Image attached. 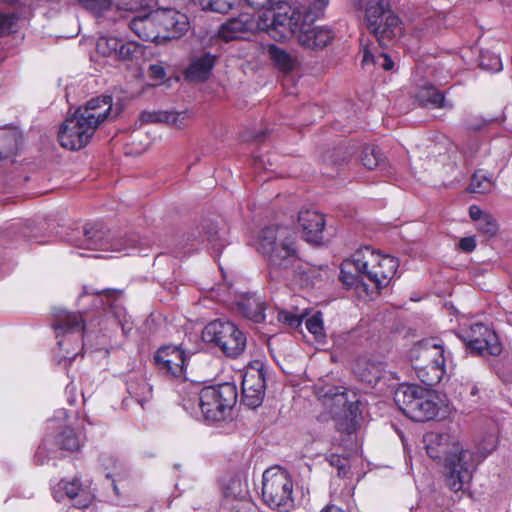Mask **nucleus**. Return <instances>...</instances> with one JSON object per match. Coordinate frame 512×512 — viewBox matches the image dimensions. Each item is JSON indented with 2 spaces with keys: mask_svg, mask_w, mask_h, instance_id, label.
Returning a JSON list of instances; mask_svg holds the SVG:
<instances>
[{
  "mask_svg": "<svg viewBox=\"0 0 512 512\" xmlns=\"http://www.w3.org/2000/svg\"><path fill=\"white\" fill-rule=\"evenodd\" d=\"M426 451L429 457L443 461L448 487L457 492L472 479L475 467L495 448L497 439L489 435L479 445V453L464 449L448 434H429L426 436Z\"/></svg>",
  "mask_w": 512,
  "mask_h": 512,
  "instance_id": "obj_1",
  "label": "nucleus"
},
{
  "mask_svg": "<svg viewBox=\"0 0 512 512\" xmlns=\"http://www.w3.org/2000/svg\"><path fill=\"white\" fill-rule=\"evenodd\" d=\"M399 261L390 255L365 246L357 250L351 259L343 261L339 279L360 295L374 299L386 287L397 272Z\"/></svg>",
  "mask_w": 512,
  "mask_h": 512,
  "instance_id": "obj_2",
  "label": "nucleus"
},
{
  "mask_svg": "<svg viewBox=\"0 0 512 512\" xmlns=\"http://www.w3.org/2000/svg\"><path fill=\"white\" fill-rule=\"evenodd\" d=\"M112 107L110 95L92 98L80 106L61 125L58 133L60 145L72 151L84 148L101 124L117 116V113L112 114Z\"/></svg>",
  "mask_w": 512,
  "mask_h": 512,
  "instance_id": "obj_3",
  "label": "nucleus"
},
{
  "mask_svg": "<svg viewBox=\"0 0 512 512\" xmlns=\"http://www.w3.org/2000/svg\"><path fill=\"white\" fill-rule=\"evenodd\" d=\"M252 246L264 257L270 275L294 273L300 264L295 241L287 227H264L253 239Z\"/></svg>",
  "mask_w": 512,
  "mask_h": 512,
  "instance_id": "obj_4",
  "label": "nucleus"
},
{
  "mask_svg": "<svg viewBox=\"0 0 512 512\" xmlns=\"http://www.w3.org/2000/svg\"><path fill=\"white\" fill-rule=\"evenodd\" d=\"M313 22L301 21V11L294 6L283 5L271 18L270 36L277 41L296 36L298 43L307 49H322L335 37L334 32L324 26H312Z\"/></svg>",
  "mask_w": 512,
  "mask_h": 512,
  "instance_id": "obj_5",
  "label": "nucleus"
},
{
  "mask_svg": "<svg viewBox=\"0 0 512 512\" xmlns=\"http://www.w3.org/2000/svg\"><path fill=\"white\" fill-rule=\"evenodd\" d=\"M354 7L364 10V20L370 34L380 47L402 34V22L391 8V0H351Z\"/></svg>",
  "mask_w": 512,
  "mask_h": 512,
  "instance_id": "obj_6",
  "label": "nucleus"
},
{
  "mask_svg": "<svg viewBox=\"0 0 512 512\" xmlns=\"http://www.w3.org/2000/svg\"><path fill=\"white\" fill-rule=\"evenodd\" d=\"M447 355L442 340L427 338L412 350V360L417 376L427 386L441 382L446 374Z\"/></svg>",
  "mask_w": 512,
  "mask_h": 512,
  "instance_id": "obj_7",
  "label": "nucleus"
},
{
  "mask_svg": "<svg viewBox=\"0 0 512 512\" xmlns=\"http://www.w3.org/2000/svg\"><path fill=\"white\" fill-rule=\"evenodd\" d=\"M53 328L56 331L59 349L63 352L59 356V363L64 362L66 365V361H68L70 364L82 348L83 317L79 313L59 310L55 313Z\"/></svg>",
  "mask_w": 512,
  "mask_h": 512,
  "instance_id": "obj_8",
  "label": "nucleus"
},
{
  "mask_svg": "<svg viewBox=\"0 0 512 512\" xmlns=\"http://www.w3.org/2000/svg\"><path fill=\"white\" fill-rule=\"evenodd\" d=\"M394 401L399 410L415 422L431 420L438 413L437 403L417 385L401 384L395 390Z\"/></svg>",
  "mask_w": 512,
  "mask_h": 512,
  "instance_id": "obj_9",
  "label": "nucleus"
},
{
  "mask_svg": "<svg viewBox=\"0 0 512 512\" xmlns=\"http://www.w3.org/2000/svg\"><path fill=\"white\" fill-rule=\"evenodd\" d=\"M293 482L288 472L280 467L264 471L262 499L270 508L278 512H289L294 507Z\"/></svg>",
  "mask_w": 512,
  "mask_h": 512,
  "instance_id": "obj_10",
  "label": "nucleus"
},
{
  "mask_svg": "<svg viewBox=\"0 0 512 512\" xmlns=\"http://www.w3.org/2000/svg\"><path fill=\"white\" fill-rule=\"evenodd\" d=\"M202 339L219 347L230 358L239 357L247 344L245 334L234 323L221 319L211 321L204 327Z\"/></svg>",
  "mask_w": 512,
  "mask_h": 512,
  "instance_id": "obj_11",
  "label": "nucleus"
},
{
  "mask_svg": "<svg viewBox=\"0 0 512 512\" xmlns=\"http://www.w3.org/2000/svg\"><path fill=\"white\" fill-rule=\"evenodd\" d=\"M237 400V390L233 384L224 383L204 387L200 401L199 419L207 422L224 420Z\"/></svg>",
  "mask_w": 512,
  "mask_h": 512,
  "instance_id": "obj_12",
  "label": "nucleus"
},
{
  "mask_svg": "<svg viewBox=\"0 0 512 512\" xmlns=\"http://www.w3.org/2000/svg\"><path fill=\"white\" fill-rule=\"evenodd\" d=\"M273 15L263 13L254 20L248 14H242L237 18H232L222 24L219 28L218 35L226 42L236 39H243L245 34L256 29L265 30L270 34V22Z\"/></svg>",
  "mask_w": 512,
  "mask_h": 512,
  "instance_id": "obj_13",
  "label": "nucleus"
},
{
  "mask_svg": "<svg viewBox=\"0 0 512 512\" xmlns=\"http://www.w3.org/2000/svg\"><path fill=\"white\" fill-rule=\"evenodd\" d=\"M461 337L472 353L496 356L502 351L496 333L482 323L471 325L468 330L463 332Z\"/></svg>",
  "mask_w": 512,
  "mask_h": 512,
  "instance_id": "obj_14",
  "label": "nucleus"
},
{
  "mask_svg": "<svg viewBox=\"0 0 512 512\" xmlns=\"http://www.w3.org/2000/svg\"><path fill=\"white\" fill-rule=\"evenodd\" d=\"M157 20L160 43L179 39L189 29L187 16L174 9H157Z\"/></svg>",
  "mask_w": 512,
  "mask_h": 512,
  "instance_id": "obj_15",
  "label": "nucleus"
},
{
  "mask_svg": "<svg viewBox=\"0 0 512 512\" xmlns=\"http://www.w3.org/2000/svg\"><path fill=\"white\" fill-rule=\"evenodd\" d=\"M73 244L80 248L91 250L122 251L123 247L118 241H112L108 233L98 225L87 224L83 227L82 237L73 240Z\"/></svg>",
  "mask_w": 512,
  "mask_h": 512,
  "instance_id": "obj_16",
  "label": "nucleus"
},
{
  "mask_svg": "<svg viewBox=\"0 0 512 512\" xmlns=\"http://www.w3.org/2000/svg\"><path fill=\"white\" fill-rule=\"evenodd\" d=\"M265 373L263 369L248 370L242 380V400L249 408H257L265 396Z\"/></svg>",
  "mask_w": 512,
  "mask_h": 512,
  "instance_id": "obj_17",
  "label": "nucleus"
},
{
  "mask_svg": "<svg viewBox=\"0 0 512 512\" xmlns=\"http://www.w3.org/2000/svg\"><path fill=\"white\" fill-rule=\"evenodd\" d=\"M155 363L160 371L173 377H181L184 374L186 356L183 350L176 346L160 348L155 356Z\"/></svg>",
  "mask_w": 512,
  "mask_h": 512,
  "instance_id": "obj_18",
  "label": "nucleus"
},
{
  "mask_svg": "<svg viewBox=\"0 0 512 512\" xmlns=\"http://www.w3.org/2000/svg\"><path fill=\"white\" fill-rule=\"evenodd\" d=\"M187 240L191 242V247L195 249L197 247L194 242L207 241L216 252H220L227 244L226 229L218 227L217 224L210 220H205L201 224V228H197L196 231H192L189 234Z\"/></svg>",
  "mask_w": 512,
  "mask_h": 512,
  "instance_id": "obj_19",
  "label": "nucleus"
},
{
  "mask_svg": "<svg viewBox=\"0 0 512 512\" xmlns=\"http://www.w3.org/2000/svg\"><path fill=\"white\" fill-rule=\"evenodd\" d=\"M64 495L73 500V505L77 508H86L93 500L92 495L82 488L78 478L71 481L61 480L53 488V496L56 501H61Z\"/></svg>",
  "mask_w": 512,
  "mask_h": 512,
  "instance_id": "obj_20",
  "label": "nucleus"
},
{
  "mask_svg": "<svg viewBox=\"0 0 512 512\" xmlns=\"http://www.w3.org/2000/svg\"><path fill=\"white\" fill-rule=\"evenodd\" d=\"M129 28L144 41L160 44L157 10L140 12L129 21Z\"/></svg>",
  "mask_w": 512,
  "mask_h": 512,
  "instance_id": "obj_21",
  "label": "nucleus"
},
{
  "mask_svg": "<svg viewBox=\"0 0 512 512\" xmlns=\"http://www.w3.org/2000/svg\"><path fill=\"white\" fill-rule=\"evenodd\" d=\"M298 222L303 231V237L307 242L319 244L323 240L325 227L324 215L315 210H303L299 212Z\"/></svg>",
  "mask_w": 512,
  "mask_h": 512,
  "instance_id": "obj_22",
  "label": "nucleus"
},
{
  "mask_svg": "<svg viewBox=\"0 0 512 512\" xmlns=\"http://www.w3.org/2000/svg\"><path fill=\"white\" fill-rule=\"evenodd\" d=\"M204 387L200 383L184 381L179 387L180 404L194 418L199 419L200 401Z\"/></svg>",
  "mask_w": 512,
  "mask_h": 512,
  "instance_id": "obj_23",
  "label": "nucleus"
},
{
  "mask_svg": "<svg viewBox=\"0 0 512 512\" xmlns=\"http://www.w3.org/2000/svg\"><path fill=\"white\" fill-rule=\"evenodd\" d=\"M84 293L95 294L100 296L101 304L104 307V309H107L109 313L113 314V316L117 319L118 323L124 326L123 322L126 321V311L119 301L122 291L116 289L88 291V289L84 287Z\"/></svg>",
  "mask_w": 512,
  "mask_h": 512,
  "instance_id": "obj_24",
  "label": "nucleus"
},
{
  "mask_svg": "<svg viewBox=\"0 0 512 512\" xmlns=\"http://www.w3.org/2000/svg\"><path fill=\"white\" fill-rule=\"evenodd\" d=\"M215 61L216 56L208 52L193 58L186 69V78L195 82L205 81L209 77Z\"/></svg>",
  "mask_w": 512,
  "mask_h": 512,
  "instance_id": "obj_25",
  "label": "nucleus"
},
{
  "mask_svg": "<svg viewBox=\"0 0 512 512\" xmlns=\"http://www.w3.org/2000/svg\"><path fill=\"white\" fill-rule=\"evenodd\" d=\"M190 114L187 111H144L140 115L143 123H167L179 129L187 125Z\"/></svg>",
  "mask_w": 512,
  "mask_h": 512,
  "instance_id": "obj_26",
  "label": "nucleus"
},
{
  "mask_svg": "<svg viewBox=\"0 0 512 512\" xmlns=\"http://www.w3.org/2000/svg\"><path fill=\"white\" fill-rule=\"evenodd\" d=\"M239 312L247 319L260 323L265 320V303L255 294H245L237 302Z\"/></svg>",
  "mask_w": 512,
  "mask_h": 512,
  "instance_id": "obj_27",
  "label": "nucleus"
},
{
  "mask_svg": "<svg viewBox=\"0 0 512 512\" xmlns=\"http://www.w3.org/2000/svg\"><path fill=\"white\" fill-rule=\"evenodd\" d=\"M418 103L423 107L433 109L452 108V104L445 100V96L434 85L426 83L419 87L415 94Z\"/></svg>",
  "mask_w": 512,
  "mask_h": 512,
  "instance_id": "obj_28",
  "label": "nucleus"
},
{
  "mask_svg": "<svg viewBox=\"0 0 512 512\" xmlns=\"http://www.w3.org/2000/svg\"><path fill=\"white\" fill-rule=\"evenodd\" d=\"M361 46L363 51V66L373 64L380 66L387 71L393 68L394 63L385 52H377L376 47L370 44H365L363 41L361 42Z\"/></svg>",
  "mask_w": 512,
  "mask_h": 512,
  "instance_id": "obj_29",
  "label": "nucleus"
},
{
  "mask_svg": "<svg viewBox=\"0 0 512 512\" xmlns=\"http://www.w3.org/2000/svg\"><path fill=\"white\" fill-rule=\"evenodd\" d=\"M127 391L142 407L152 398V387L144 378H130L127 382Z\"/></svg>",
  "mask_w": 512,
  "mask_h": 512,
  "instance_id": "obj_30",
  "label": "nucleus"
},
{
  "mask_svg": "<svg viewBox=\"0 0 512 512\" xmlns=\"http://www.w3.org/2000/svg\"><path fill=\"white\" fill-rule=\"evenodd\" d=\"M355 373L362 382L369 385H376L382 378V369L378 364L369 361H359L355 368Z\"/></svg>",
  "mask_w": 512,
  "mask_h": 512,
  "instance_id": "obj_31",
  "label": "nucleus"
},
{
  "mask_svg": "<svg viewBox=\"0 0 512 512\" xmlns=\"http://www.w3.org/2000/svg\"><path fill=\"white\" fill-rule=\"evenodd\" d=\"M361 162L369 170H373L378 167L385 169L386 167V157L383 152L375 146H367L363 149Z\"/></svg>",
  "mask_w": 512,
  "mask_h": 512,
  "instance_id": "obj_32",
  "label": "nucleus"
},
{
  "mask_svg": "<svg viewBox=\"0 0 512 512\" xmlns=\"http://www.w3.org/2000/svg\"><path fill=\"white\" fill-rule=\"evenodd\" d=\"M223 493L227 499L242 501L248 496L247 482L240 477H232L225 484Z\"/></svg>",
  "mask_w": 512,
  "mask_h": 512,
  "instance_id": "obj_33",
  "label": "nucleus"
},
{
  "mask_svg": "<svg viewBox=\"0 0 512 512\" xmlns=\"http://www.w3.org/2000/svg\"><path fill=\"white\" fill-rule=\"evenodd\" d=\"M56 445L61 450L74 452L79 450L81 440L75 431L70 427H65L59 432L55 439Z\"/></svg>",
  "mask_w": 512,
  "mask_h": 512,
  "instance_id": "obj_34",
  "label": "nucleus"
},
{
  "mask_svg": "<svg viewBox=\"0 0 512 512\" xmlns=\"http://www.w3.org/2000/svg\"><path fill=\"white\" fill-rule=\"evenodd\" d=\"M328 4V0H314L308 6H298L290 4V6L297 7L301 11V21L314 22L321 17Z\"/></svg>",
  "mask_w": 512,
  "mask_h": 512,
  "instance_id": "obj_35",
  "label": "nucleus"
},
{
  "mask_svg": "<svg viewBox=\"0 0 512 512\" xmlns=\"http://www.w3.org/2000/svg\"><path fill=\"white\" fill-rule=\"evenodd\" d=\"M268 53L274 64L280 70L290 71L293 69L294 60L285 50L275 45H269Z\"/></svg>",
  "mask_w": 512,
  "mask_h": 512,
  "instance_id": "obj_36",
  "label": "nucleus"
},
{
  "mask_svg": "<svg viewBox=\"0 0 512 512\" xmlns=\"http://www.w3.org/2000/svg\"><path fill=\"white\" fill-rule=\"evenodd\" d=\"M120 40L112 36H101L97 40L96 49L103 56H115Z\"/></svg>",
  "mask_w": 512,
  "mask_h": 512,
  "instance_id": "obj_37",
  "label": "nucleus"
},
{
  "mask_svg": "<svg viewBox=\"0 0 512 512\" xmlns=\"http://www.w3.org/2000/svg\"><path fill=\"white\" fill-rule=\"evenodd\" d=\"M204 10H210L217 13H227L235 5L237 0H197Z\"/></svg>",
  "mask_w": 512,
  "mask_h": 512,
  "instance_id": "obj_38",
  "label": "nucleus"
},
{
  "mask_svg": "<svg viewBox=\"0 0 512 512\" xmlns=\"http://www.w3.org/2000/svg\"><path fill=\"white\" fill-rule=\"evenodd\" d=\"M491 186L490 178L483 171H477L472 175L470 183L472 193H486L491 189Z\"/></svg>",
  "mask_w": 512,
  "mask_h": 512,
  "instance_id": "obj_39",
  "label": "nucleus"
},
{
  "mask_svg": "<svg viewBox=\"0 0 512 512\" xmlns=\"http://www.w3.org/2000/svg\"><path fill=\"white\" fill-rule=\"evenodd\" d=\"M480 67L490 72H499L502 70V62L498 55L483 51L480 54Z\"/></svg>",
  "mask_w": 512,
  "mask_h": 512,
  "instance_id": "obj_40",
  "label": "nucleus"
},
{
  "mask_svg": "<svg viewBox=\"0 0 512 512\" xmlns=\"http://www.w3.org/2000/svg\"><path fill=\"white\" fill-rule=\"evenodd\" d=\"M476 227L479 232L487 235L488 237L495 236L499 230L497 220L490 213H487V215L483 216V218H481V220L476 223Z\"/></svg>",
  "mask_w": 512,
  "mask_h": 512,
  "instance_id": "obj_41",
  "label": "nucleus"
},
{
  "mask_svg": "<svg viewBox=\"0 0 512 512\" xmlns=\"http://www.w3.org/2000/svg\"><path fill=\"white\" fill-rule=\"evenodd\" d=\"M248 4L255 9H266L267 14L274 15L279 11V7L289 5L282 3V0H246Z\"/></svg>",
  "mask_w": 512,
  "mask_h": 512,
  "instance_id": "obj_42",
  "label": "nucleus"
},
{
  "mask_svg": "<svg viewBox=\"0 0 512 512\" xmlns=\"http://www.w3.org/2000/svg\"><path fill=\"white\" fill-rule=\"evenodd\" d=\"M307 330L314 335L315 339H321L324 336V327L321 313H316L305 321Z\"/></svg>",
  "mask_w": 512,
  "mask_h": 512,
  "instance_id": "obj_43",
  "label": "nucleus"
},
{
  "mask_svg": "<svg viewBox=\"0 0 512 512\" xmlns=\"http://www.w3.org/2000/svg\"><path fill=\"white\" fill-rule=\"evenodd\" d=\"M139 52L138 46L133 42H123L120 40V45L115 54V58L119 60H131L134 55Z\"/></svg>",
  "mask_w": 512,
  "mask_h": 512,
  "instance_id": "obj_44",
  "label": "nucleus"
},
{
  "mask_svg": "<svg viewBox=\"0 0 512 512\" xmlns=\"http://www.w3.org/2000/svg\"><path fill=\"white\" fill-rule=\"evenodd\" d=\"M327 461L331 466L337 468L338 476L344 477L348 474L350 466L347 458L337 454H331L327 457Z\"/></svg>",
  "mask_w": 512,
  "mask_h": 512,
  "instance_id": "obj_45",
  "label": "nucleus"
},
{
  "mask_svg": "<svg viewBox=\"0 0 512 512\" xmlns=\"http://www.w3.org/2000/svg\"><path fill=\"white\" fill-rule=\"evenodd\" d=\"M17 17L14 14L0 13V37L12 32Z\"/></svg>",
  "mask_w": 512,
  "mask_h": 512,
  "instance_id": "obj_46",
  "label": "nucleus"
},
{
  "mask_svg": "<svg viewBox=\"0 0 512 512\" xmlns=\"http://www.w3.org/2000/svg\"><path fill=\"white\" fill-rule=\"evenodd\" d=\"M278 320L292 328H297L301 325L303 317L289 311H280L278 313Z\"/></svg>",
  "mask_w": 512,
  "mask_h": 512,
  "instance_id": "obj_47",
  "label": "nucleus"
},
{
  "mask_svg": "<svg viewBox=\"0 0 512 512\" xmlns=\"http://www.w3.org/2000/svg\"><path fill=\"white\" fill-rule=\"evenodd\" d=\"M466 395H463V392H460V395H462L463 398H465L467 401H470L471 404H476L479 399V388L475 384H467L464 388Z\"/></svg>",
  "mask_w": 512,
  "mask_h": 512,
  "instance_id": "obj_48",
  "label": "nucleus"
},
{
  "mask_svg": "<svg viewBox=\"0 0 512 512\" xmlns=\"http://www.w3.org/2000/svg\"><path fill=\"white\" fill-rule=\"evenodd\" d=\"M47 458V443L44 441L37 449L34 460L37 464L43 465Z\"/></svg>",
  "mask_w": 512,
  "mask_h": 512,
  "instance_id": "obj_49",
  "label": "nucleus"
},
{
  "mask_svg": "<svg viewBox=\"0 0 512 512\" xmlns=\"http://www.w3.org/2000/svg\"><path fill=\"white\" fill-rule=\"evenodd\" d=\"M334 396L338 403H341L344 407H347V409L351 412V414L353 413L352 409L354 408V406H356L357 402H349L348 403L347 394L345 391L337 392L334 394Z\"/></svg>",
  "mask_w": 512,
  "mask_h": 512,
  "instance_id": "obj_50",
  "label": "nucleus"
},
{
  "mask_svg": "<svg viewBox=\"0 0 512 512\" xmlns=\"http://www.w3.org/2000/svg\"><path fill=\"white\" fill-rule=\"evenodd\" d=\"M459 247L464 252H472L476 247V241L474 237H464L459 241Z\"/></svg>",
  "mask_w": 512,
  "mask_h": 512,
  "instance_id": "obj_51",
  "label": "nucleus"
},
{
  "mask_svg": "<svg viewBox=\"0 0 512 512\" xmlns=\"http://www.w3.org/2000/svg\"><path fill=\"white\" fill-rule=\"evenodd\" d=\"M487 213L488 212L483 211L477 205H471L469 207V215L475 223H478L481 220V218H483V216L487 215Z\"/></svg>",
  "mask_w": 512,
  "mask_h": 512,
  "instance_id": "obj_52",
  "label": "nucleus"
},
{
  "mask_svg": "<svg viewBox=\"0 0 512 512\" xmlns=\"http://www.w3.org/2000/svg\"><path fill=\"white\" fill-rule=\"evenodd\" d=\"M149 71L152 79L161 80L165 77V69L160 65H151Z\"/></svg>",
  "mask_w": 512,
  "mask_h": 512,
  "instance_id": "obj_53",
  "label": "nucleus"
},
{
  "mask_svg": "<svg viewBox=\"0 0 512 512\" xmlns=\"http://www.w3.org/2000/svg\"><path fill=\"white\" fill-rule=\"evenodd\" d=\"M322 512H344L342 509L335 505H327Z\"/></svg>",
  "mask_w": 512,
  "mask_h": 512,
  "instance_id": "obj_54",
  "label": "nucleus"
},
{
  "mask_svg": "<svg viewBox=\"0 0 512 512\" xmlns=\"http://www.w3.org/2000/svg\"><path fill=\"white\" fill-rule=\"evenodd\" d=\"M233 508L236 509L235 512H247L244 503H237V505L233 506Z\"/></svg>",
  "mask_w": 512,
  "mask_h": 512,
  "instance_id": "obj_55",
  "label": "nucleus"
},
{
  "mask_svg": "<svg viewBox=\"0 0 512 512\" xmlns=\"http://www.w3.org/2000/svg\"><path fill=\"white\" fill-rule=\"evenodd\" d=\"M112 486H113V490H114L115 494L118 496L119 495V490H118L117 485L113 482Z\"/></svg>",
  "mask_w": 512,
  "mask_h": 512,
  "instance_id": "obj_56",
  "label": "nucleus"
}]
</instances>
